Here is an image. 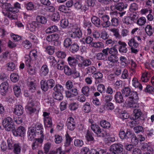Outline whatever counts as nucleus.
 <instances>
[{"label":"nucleus","mask_w":154,"mask_h":154,"mask_svg":"<svg viewBox=\"0 0 154 154\" xmlns=\"http://www.w3.org/2000/svg\"><path fill=\"white\" fill-rule=\"evenodd\" d=\"M122 94L126 97L125 103L127 106L130 107L137 108L138 106L136 101L138 99L137 93L136 91H131L128 87L124 88L121 90Z\"/></svg>","instance_id":"f257e3e1"},{"label":"nucleus","mask_w":154,"mask_h":154,"mask_svg":"<svg viewBox=\"0 0 154 154\" xmlns=\"http://www.w3.org/2000/svg\"><path fill=\"white\" fill-rule=\"evenodd\" d=\"M88 122L91 124V127L92 130L98 137H107L106 133L103 130H102L99 126L94 123L92 119H90Z\"/></svg>","instance_id":"f03ea898"},{"label":"nucleus","mask_w":154,"mask_h":154,"mask_svg":"<svg viewBox=\"0 0 154 154\" xmlns=\"http://www.w3.org/2000/svg\"><path fill=\"white\" fill-rule=\"evenodd\" d=\"M40 86L42 89L44 91H47L49 89H51L55 85V81L53 79L47 80L43 79L40 82Z\"/></svg>","instance_id":"7ed1b4c3"},{"label":"nucleus","mask_w":154,"mask_h":154,"mask_svg":"<svg viewBox=\"0 0 154 154\" xmlns=\"http://www.w3.org/2000/svg\"><path fill=\"white\" fill-rule=\"evenodd\" d=\"M2 124L5 129L8 131H13L14 128V125L12 118L7 117L3 120Z\"/></svg>","instance_id":"20e7f679"},{"label":"nucleus","mask_w":154,"mask_h":154,"mask_svg":"<svg viewBox=\"0 0 154 154\" xmlns=\"http://www.w3.org/2000/svg\"><path fill=\"white\" fill-rule=\"evenodd\" d=\"M128 44L131 47V52L137 53L139 51L138 48L139 45V43L136 41L134 38H131L128 40Z\"/></svg>","instance_id":"39448f33"},{"label":"nucleus","mask_w":154,"mask_h":154,"mask_svg":"<svg viewBox=\"0 0 154 154\" xmlns=\"http://www.w3.org/2000/svg\"><path fill=\"white\" fill-rule=\"evenodd\" d=\"M50 116V113L45 112H43L44 121L45 127L51 128L52 126V121Z\"/></svg>","instance_id":"423d86ee"},{"label":"nucleus","mask_w":154,"mask_h":154,"mask_svg":"<svg viewBox=\"0 0 154 154\" xmlns=\"http://www.w3.org/2000/svg\"><path fill=\"white\" fill-rule=\"evenodd\" d=\"M79 59L81 61L78 63V65L79 67L81 69H84L85 67L92 65V62L89 59H85L83 57L81 56H79Z\"/></svg>","instance_id":"0eeeda50"},{"label":"nucleus","mask_w":154,"mask_h":154,"mask_svg":"<svg viewBox=\"0 0 154 154\" xmlns=\"http://www.w3.org/2000/svg\"><path fill=\"white\" fill-rule=\"evenodd\" d=\"M133 112V119L134 120L132 122L136 125H138L140 120V118L142 113L140 109H135L134 110Z\"/></svg>","instance_id":"6e6552de"},{"label":"nucleus","mask_w":154,"mask_h":154,"mask_svg":"<svg viewBox=\"0 0 154 154\" xmlns=\"http://www.w3.org/2000/svg\"><path fill=\"white\" fill-rule=\"evenodd\" d=\"M12 131L13 134L15 136L23 137L25 134L26 130L23 126H20L16 130Z\"/></svg>","instance_id":"1a4fd4ad"},{"label":"nucleus","mask_w":154,"mask_h":154,"mask_svg":"<svg viewBox=\"0 0 154 154\" xmlns=\"http://www.w3.org/2000/svg\"><path fill=\"white\" fill-rule=\"evenodd\" d=\"M49 72V69L48 66L43 65L39 70V75L42 77H44L47 75Z\"/></svg>","instance_id":"9d476101"},{"label":"nucleus","mask_w":154,"mask_h":154,"mask_svg":"<svg viewBox=\"0 0 154 154\" xmlns=\"http://www.w3.org/2000/svg\"><path fill=\"white\" fill-rule=\"evenodd\" d=\"M118 43L119 45L118 50L120 53H126L127 52L128 49L127 48V44L124 42L119 41Z\"/></svg>","instance_id":"9b49d317"},{"label":"nucleus","mask_w":154,"mask_h":154,"mask_svg":"<svg viewBox=\"0 0 154 154\" xmlns=\"http://www.w3.org/2000/svg\"><path fill=\"white\" fill-rule=\"evenodd\" d=\"M16 13H17L10 11L9 8L8 9V11L2 12V13L5 16L8 17L11 20H15L17 18Z\"/></svg>","instance_id":"f8f14e48"},{"label":"nucleus","mask_w":154,"mask_h":154,"mask_svg":"<svg viewBox=\"0 0 154 154\" xmlns=\"http://www.w3.org/2000/svg\"><path fill=\"white\" fill-rule=\"evenodd\" d=\"M123 146L120 144H115L112 145L110 150L112 152H121L122 151Z\"/></svg>","instance_id":"ddd939ff"},{"label":"nucleus","mask_w":154,"mask_h":154,"mask_svg":"<svg viewBox=\"0 0 154 154\" xmlns=\"http://www.w3.org/2000/svg\"><path fill=\"white\" fill-rule=\"evenodd\" d=\"M9 86L8 83L5 82L1 83L0 86V92L2 95L5 94L7 92Z\"/></svg>","instance_id":"4468645a"},{"label":"nucleus","mask_w":154,"mask_h":154,"mask_svg":"<svg viewBox=\"0 0 154 154\" xmlns=\"http://www.w3.org/2000/svg\"><path fill=\"white\" fill-rule=\"evenodd\" d=\"M24 111L23 107L20 105H17L15 106L14 113L18 116L23 114Z\"/></svg>","instance_id":"2eb2a0df"},{"label":"nucleus","mask_w":154,"mask_h":154,"mask_svg":"<svg viewBox=\"0 0 154 154\" xmlns=\"http://www.w3.org/2000/svg\"><path fill=\"white\" fill-rule=\"evenodd\" d=\"M122 93L120 91H117L114 95V98L116 103H121L124 102Z\"/></svg>","instance_id":"dca6fc26"},{"label":"nucleus","mask_w":154,"mask_h":154,"mask_svg":"<svg viewBox=\"0 0 154 154\" xmlns=\"http://www.w3.org/2000/svg\"><path fill=\"white\" fill-rule=\"evenodd\" d=\"M28 139L32 140L35 137V130L34 128L30 127L28 129L27 132Z\"/></svg>","instance_id":"f3484780"},{"label":"nucleus","mask_w":154,"mask_h":154,"mask_svg":"<svg viewBox=\"0 0 154 154\" xmlns=\"http://www.w3.org/2000/svg\"><path fill=\"white\" fill-rule=\"evenodd\" d=\"M132 85L135 88H138L140 90L143 89L142 85L139 83L137 79L135 77H134L132 80Z\"/></svg>","instance_id":"a211bd4d"},{"label":"nucleus","mask_w":154,"mask_h":154,"mask_svg":"<svg viewBox=\"0 0 154 154\" xmlns=\"http://www.w3.org/2000/svg\"><path fill=\"white\" fill-rule=\"evenodd\" d=\"M36 133L38 134L41 135V137H43V128L42 125L40 123H37L35 125Z\"/></svg>","instance_id":"6ab92c4d"},{"label":"nucleus","mask_w":154,"mask_h":154,"mask_svg":"<svg viewBox=\"0 0 154 154\" xmlns=\"http://www.w3.org/2000/svg\"><path fill=\"white\" fill-rule=\"evenodd\" d=\"M75 29H76V30L71 34V37L73 38H80L82 36V34L80 28L77 27L75 28Z\"/></svg>","instance_id":"aec40b11"},{"label":"nucleus","mask_w":154,"mask_h":154,"mask_svg":"<svg viewBox=\"0 0 154 154\" xmlns=\"http://www.w3.org/2000/svg\"><path fill=\"white\" fill-rule=\"evenodd\" d=\"M67 61L69 64L71 66H75L77 64V60L73 57H68L67 58Z\"/></svg>","instance_id":"412c9836"},{"label":"nucleus","mask_w":154,"mask_h":154,"mask_svg":"<svg viewBox=\"0 0 154 154\" xmlns=\"http://www.w3.org/2000/svg\"><path fill=\"white\" fill-rule=\"evenodd\" d=\"M9 10L14 12L17 13L19 11V9H20V4L18 2H16L14 4L13 6L9 7Z\"/></svg>","instance_id":"4be33fe9"},{"label":"nucleus","mask_w":154,"mask_h":154,"mask_svg":"<svg viewBox=\"0 0 154 154\" xmlns=\"http://www.w3.org/2000/svg\"><path fill=\"white\" fill-rule=\"evenodd\" d=\"M92 23L96 27H99L100 25V19L97 17L94 16L91 19Z\"/></svg>","instance_id":"5701e85b"},{"label":"nucleus","mask_w":154,"mask_h":154,"mask_svg":"<svg viewBox=\"0 0 154 154\" xmlns=\"http://www.w3.org/2000/svg\"><path fill=\"white\" fill-rule=\"evenodd\" d=\"M150 77V74L149 73L145 71L142 74L141 80L142 82H147L149 80Z\"/></svg>","instance_id":"b1692460"},{"label":"nucleus","mask_w":154,"mask_h":154,"mask_svg":"<svg viewBox=\"0 0 154 154\" xmlns=\"http://www.w3.org/2000/svg\"><path fill=\"white\" fill-rule=\"evenodd\" d=\"M117 56L110 55L108 57L107 60L112 63H116L119 61V58Z\"/></svg>","instance_id":"393cba45"},{"label":"nucleus","mask_w":154,"mask_h":154,"mask_svg":"<svg viewBox=\"0 0 154 154\" xmlns=\"http://www.w3.org/2000/svg\"><path fill=\"white\" fill-rule=\"evenodd\" d=\"M57 30V27L55 25H53L48 27L46 30L45 32L47 33H50L56 32Z\"/></svg>","instance_id":"a878e982"},{"label":"nucleus","mask_w":154,"mask_h":154,"mask_svg":"<svg viewBox=\"0 0 154 154\" xmlns=\"http://www.w3.org/2000/svg\"><path fill=\"white\" fill-rule=\"evenodd\" d=\"M145 30L148 35L151 36L153 33L152 27L150 25H147L146 27Z\"/></svg>","instance_id":"bb28decb"},{"label":"nucleus","mask_w":154,"mask_h":154,"mask_svg":"<svg viewBox=\"0 0 154 154\" xmlns=\"http://www.w3.org/2000/svg\"><path fill=\"white\" fill-rule=\"evenodd\" d=\"M146 21V19L145 17H141L137 20L136 23L138 25L141 26L145 24Z\"/></svg>","instance_id":"cd10ccee"},{"label":"nucleus","mask_w":154,"mask_h":154,"mask_svg":"<svg viewBox=\"0 0 154 154\" xmlns=\"http://www.w3.org/2000/svg\"><path fill=\"white\" fill-rule=\"evenodd\" d=\"M53 97L55 99L58 100H61L63 98L62 93L54 92Z\"/></svg>","instance_id":"c85d7f7f"},{"label":"nucleus","mask_w":154,"mask_h":154,"mask_svg":"<svg viewBox=\"0 0 154 154\" xmlns=\"http://www.w3.org/2000/svg\"><path fill=\"white\" fill-rule=\"evenodd\" d=\"M79 49V46L78 45L75 43L70 46L69 50L72 53H75L77 52Z\"/></svg>","instance_id":"c756f323"},{"label":"nucleus","mask_w":154,"mask_h":154,"mask_svg":"<svg viewBox=\"0 0 154 154\" xmlns=\"http://www.w3.org/2000/svg\"><path fill=\"white\" fill-rule=\"evenodd\" d=\"M36 19L38 22L42 24L46 23L47 20L45 17L40 15L37 16Z\"/></svg>","instance_id":"7c9ffc66"},{"label":"nucleus","mask_w":154,"mask_h":154,"mask_svg":"<svg viewBox=\"0 0 154 154\" xmlns=\"http://www.w3.org/2000/svg\"><path fill=\"white\" fill-rule=\"evenodd\" d=\"M29 89L32 92H33L35 90L36 85L35 83L31 81L28 83Z\"/></svg>","instance_id":"2f4dec72"},{"label":"nucleus","mask_w":154,"mask_h":154,"mask_svg":"<svg viewBox=\"0 0 154 154\" xmlns=\"http://www.w3.org/2000/svg\"><path fill=\"white\" fill-rule=\"evenodd\" d=\"M109 54L110 55H118V52L116 45L113 46L111 48H109Z\"/></svg>","instance_id":"473e14b6"},{"label":"nucleus","mask_w":154,"mask_h":154,"mask_svg":"<svg viewBox=\"0 0 154 154\" xmlns=\"http://www.w3.org/2000/svg\"><path fill=\"white\" fill-rule=\"evenodd\" d=\"M82 93L86 96L88 97L90 95V89L89 87L87 86L83 87L82 89Z\"/></svg>","instance_id":"72a5a7b5"},{"label":"nucleus","mask_w":154,"mask_h":154,"mask_svg":"<svg viewBox=\"0 0 154 154\" xmlns=\"http://www.w3.org/2000/svg\"><path fill=\"white\" fill-rule=\"evenodd\" d=\"M54 92L62 93L63 90V87L60 84L56 85L53 89Z\"/></svg>","instance_id":"f704fd0d"},{"label":"nucleus","mask_w":154,"mask_h":154,"mask_svg":"<svg viewBox=\"0 0 154 154\" xmlns=\"http://www.w3.org/2000/svg\"><path fill=\"white\" fill-rule=\"evenodd\" d=\"M21 151V147L19 144L17 143L14 145V152L16 154H19Z\"/></svg>","instance_id":"c9c22d12"},{"label":"nucleus","mask_w":154,"mask_h":154,"mask_svg":"<svg viewBox=\"0 0 154 154\" xmlns=\"http://www.w3.org/2000/svg\"><path fill=\"white\" fill-rule=\"evenodd\" d=\"M93 133L91 131L88 130L87 131L86 137V139L88 141H92L94 140V138L93 137Z\"/></svg>","instance_id":"e433bc0d"},{"label":"nucleus","mask_w":154,"mask_h":154,"mask_svg":"<svg viewBox=\"0 0 154 154\" xmlns=\"http://www.w3.org/2000/svg\"><path fill=\"white\" fill-rule=\"evenodd\" d=\"M131 34L134 37L138 35H140V34H142V32L141 31L140 29L138 28H136L132 30Z\"/></svg>","instance_id":"4c0bfd02"},{"label":"nucleus","mask_w":154,"mask_h":154,"mask_svg":"<svg viewBox=\"0 0 154 154\" xmlns=\"http://www.w3.org/2000/svg\"><path fill=\"white\" fill-rule=\"evenodd\" d=\"M101 126L103 128L107 129L110 126L109 122L105 120H102L100 122Z\"/></svg>","instance_id":"58836bf2"},{"label":"nucleus","mask_w":154,"mask_h":154,"mask_svg":"<svg viewBox=\"0 0 154 154\" xmlns=\"http://www.w3.org/2000/svg\"><path fill=\"white\" fill-rule=\"evenodd\" d=\"M123 82L121 80H117L115 83L114 87L116 89H118L123 86Z\"/></svg>","instance_id":"ea45409f"},{"label":"nucleus","mask_w":154,"mask_h":154,"mask_svg":"<svg viewBox=\"0 0 154 154\" xmlns=\"http://www.w3.org/2000/svg\"><path fill=\"white\" fill-rule=\"evenodd\" d=\"M72 44V40L69 38H66L63 42V45L66 48H68L71 46Z\"/></svg>","instance_id":"a19ab883"},{"label":"nucleus","mask_w":154,"mask_h":154,"mask_svg":"<svg viewBox=\"0 0 154 154\" xmlns=\"http://www.w3.org/2000/svg\"><path fill=\"white\" fill-rule=\"evenodd\" d=\"M119 60L120 62V64L122 66H125L127 64V59L124 56H121L119 57Z\"/></svg>","instance_id":"79ce46f5"},{"label":"nucleus","mask_w":154,"mask_h":154,"mask_svg":"<svg viewBox=\"0 0 154 154\" xmlns=\"http://www.w3.org/2000/svg\"><path fill=\"white\" fill-rule=\"evenodd\" d=\"M10 77L11 81L14 82H17L19 78L18 74L16 73H12L10 75Z\"/></svg>","instance_id":"37998d69"},{"label":"nucleus","mask_w":154,"mask_h":154,"mask_svg":"<svg viewBox=\"0 0 154 154\" xmlns=\"http://www.w3.org/2000/svg\"><path fill=\"white\" fill-rule=\"evenodd\" d=\"M110 31L113 33V35L116 38L119 39H120L121 38V36L119 34L118 29L116 28L112 29H110Z\"/></svg>","instance_id":"c03bdc74"},{"label":"nucleus","mask_w":154,"mask_h":154,"mask_svg":"<svg viewBox=\"0 0 154 154\" xmlns=\"http://www.w3.org/2000/svg\"><path fill=\"white\" fill-rule=\"evenodd\" d=\"M82 2L81 0H78L74 3L73 5L74 7L76 9L79 10L82 7Z\"/></svg>","instance_id":"a18cd8bd"},{"label":"nucleus","mask_w":154,"mask_h":154,"mask_svg":"<svg viewBox=\"0 0 154 154\" xmlns=\"http://www.w3.org/2000/svg\"><path fill=\"white\" fill-rule=\"evenodd\" d=\"M103 44L100 42H93L91 43V46L96 48L103 47Z\"/></svg>","instance_id":"49530a36"},{"label":"nucleus","mask_w":154,"mask_h":154,"mask_svg":"<svg viewBox=\"0 0 154 154\" xmlns=\"http://www.w3.org/2000/svg\"><path fill=\"white\" fill-rule=\"evenodd\" d=\"M25 61L26 65L27 67L31 66L32 62L30 56H28L27 57H25Z\"/></svg>","instance_id":"de8ad7c7"},{"label":"nucleus","mask_w":154,"mask_h":154,"mask_svg":"<svg viewBox=\"0 0 154 154\" xmlns=\"http://www.w3.org/2000/svg\"><path fill=\"white\" fill-rule=\"evenodd\" d=\"M13 90L15 95L16 96L18 97L21 92V90L19 86L17 85H14Z\"/></svg>","instance_id":"09e8293b"},{"label":"nucleus","mask_w":154,"mask_h":154,"mask_svg":"<svg viewBox=\"0 0 154 154\" xmlns=\"http://www.w3.org/2000/svg\"><path fill=\"white\" fill-rule=\"evenodd\" d=\"M139 15L137 12L133 13L130 15V17L133 22H136L138 18Z\"/></svg>","instance_id":"8fccbe9b"},{"label":"nucleus","mask_w":154,"mask_h":154,"mask_svg":"<svg viewBox=\"0 0 154 154\" xmlns=\"http://www.w3.org/2000/svg\"><path fill=\"white\" fill-rule=\"evenodd\" d=\"M83 109L85 112L89 113L91 110L90 104L88 103H86L83 106Z\"/></svg>","instance_id":"3c124183"},{"label":"nucleus","mask_w":154,"mask_h":154,"mask_svg":"<svg viewBox=\"0 0 154 154\" xmlns=\"http://www.w3.org/2000/svg\"><path fill=\"white\" fill-rule=\"evenodd\" d=\"M64 62L62 60H58L57 62V69L60 70H63L64 69L65 65Z\"/></svg>","instance_id":"603ef678"},{"label":"nucleus","mask_w":154,"mask_h":154,"mask_svg":"<svg viewBox=\"0 0 154 154\" xmlns=\"http://www.w3.org/2000/svg\"><path fill=\"white\" fill-rule=\"evenodd\" d=\"M69 21L67 19H64L61 20L60 26L63 28H66L69 25Z\"/></svg>","instance_id":"864d4df0"},{"label":"nucleus","mask_w":154,"mask_h":154,"mask_svg":"<svg viewBox=\"0 0 154 154\" xmlns=\"http://www.w3.org/2000/svg\"><path fill=\"white\" fill-rule=\"evenodd\" d=\"M74 145L78 147H81L84 145V142L81 140L76 139L74 141Z\"/></svg>","instance_id":"5fc2aeb1"},{"label":"nucleus","mask_w":154,"mask_h":154,"mask_svg":"<svg viewBox=\"0 0 154 154\" xmlns=\"http://www.w3.org/2000/svg\"><path fill=\"white\" fill-rule=\"evenodd\" d=\"M119 116L121 119H124L128 118L129 115L128 113L122 112L119 114Z\"/></svg>","instance_id":"6e6d98bb"},{"label":"nucleus","mask_w":154,"mask_h":154,"mask_svg":"<svg viewBox=\"0 0 154 154\" xmlns=\"http://www.w3.org/2000/svg\"><path fill=\"white\" fill-rule=\"evenodd\" d=\"M87 73L89 74H93L96 71V68L94 66L89 67L87 68Z\"/></svg>","instance_id":"4d7b16f0"},{"label":"nucleus","mask_w":154,"mask_h":154,"mask_svg":"<svg viewBox=\"0 0 154 154\" xmlns=\"http://www.w3.org/2000/svg\"><path fill=\"white\" fill-rule=\"evenodd\" d=\"M97 90L101 93H104L106 91L105 86L103 84L99 85L97 86Z\"/></svg>","instance_id":"13d9d810"},{"label":"nucleus","mask_w":154,"mask_h":154,"mask_svg":"<svg viewBox=\"0 0 154 154\" xmlns=\"http://www.w3.org/2000/svg\"><path fill=\"white\" fill-rule=\"evenodd\" d=\"M135 132L137 133H139L140 132L143 133L144 131L143 128L140 126H138L134 127V128Z\"/></svg>","instance_id":"bf43d9fd"},{"label":"nucleus","mask_w":154,"mask_h":154,"mask_svg":"<svg viewBox=\"0 0 154 154\" xmlns=\"http://www.w3.org/2000/svg\"><path fill=\"white\" fill-rule=\"evenodd\" d=\"M105 106L106 109L108 110H112L115 108V106L113 103L111 102L106 103Z\"/></svg>","instance_id":"052dcab7"},{"label":"nucleus","mask_w":154,"mask_h":154,"mask_svg":"<svg viewBox=\"0 0 154 154\" xmlns=\"http://www.w3.org/2000/svg\"><path fill=\"white\" fill-rule=\"evenodd\" d=\"M60 15L58 12L53 13L51 17V19L53 21H57L60 20Z\"/></svg>","instance_id":"680f3d73"},{"label":"nucleus","mask_w":154,"mask_h":154,"mask_svg":"<svg viewBox=\"0 0 154 154\" xmlns=\"http://www.w3.org/2000/svg\"><path fill=\"white\" fill-rule=\"evenodd\" d=\"M46 48L47 52L50 55H52L54 52V47L52 46H48L45 47Z\"/></svg>","instance_id":"e2e57ef3"},{"label":"nucleus","mask_w":154,"mask_h":154,"mask_svg":"<svg viewBox=\"0 0 154 154\" xmlns=\"http://www.w3.org/2000/svg\"><path fill=\"white\" fill-rule=\"evenodd\" d=\"M138 9V5L135 3H133L131 4L129 8V10L131 11H135Z\"/></svg>","instance_id":"0e129e2a"},{"label":"nucleus","mask_w":154,"mask_h":154,"mask_svg":"<svg viewBox=\"0 0 154 154\" xmlns=\"http://www.w3.org/2000/svg\"><path fill=\"white\" fill-rule=\"evenodd\" d=\"M146 92L150 93L154 92V88L149 85H147L144 90Z\"/></svg>","instance_id":"69168bd1"},{"label":"nucleus","mask_w":154,"mask_h":154,"mask_svg":"<svg viewBox=\"0 0 154 154\" xmlns=\"http://www.w3.org/2000/svg\"><path fill=\"white\" fill-rule=\"evenodd\" d=\"M64 72L68 75H70L72 74V71L71 69L68 66H65L64 67Z\"/></svg>","instance_id":"338daca9"},{"label":"nucleus","mask_w":154,"mask_h":154,"mask_svg":"<svg viewBox=\"0 0 154 154\" xmlns=\"http://www.w3.org/2000/svg\"><path fill=\"white\" fill-rule=\"evenodd\" d=\"M23 46L27 49H29L32 46V44L28 40H26L23 43Z\"/></svg>","instance_id":"774afa93"}]
</instances>
